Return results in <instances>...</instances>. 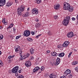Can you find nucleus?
Wrapping results in <instances>:
<instances>
[{
  "label": "nucleus",
  "instance_id": "f8f14e48",
  "mask_svg": "<svg viewBox=\"0 0 78 78\" xmlns=\"http://www.w3.org/2000/svg\"><path fill=\"white\" fill-rule=\"evenodd\" d=\"M15 50L16 52H18V51L21 50L20 48V46H16L15 47Z\"/></svg>",
  "mask_w": 78,
  "mask_h": 78
},
{
  "label": "nucleus",
  "instance_id": "423d86ee",
  "mask_svg": "<svg viewBox=\"0 0 78 78\" xmlns=\"http://www.w3.org/2000/svg\"><path fill=\"white\" fill-rule=\"evenodd\" d=\"M32 12L33 14H37L39 12H38V9L34 8L32 10Z\"/></svg>",
  "mask_w": 78,
  "mask_h": 78
},
{
  "label": "nucleus",
  "instance_id": "49530a36",
  "mask_svg": "<svg viewBox=\"0 0 78 78\" xmlns=\"http://www.w3.org/2000/svg\"><path fill=\"white\" fill-rule=\"evenodd\" d=\"M5 22V19H3L2 21V23H4Z\"/></svg>",
  "mask_w": 78,
  "mask_h": 78
},
{
  "label": "nucleus",
  "instance_id": "c85d7f7f",
  "mask_svg": "<svg viewBox=\"0 0 78 78\" xmlns=\"http://www.w3.org/2000/svg\"><path fill=\"white\" fill-rule=\"evenodd\" d=\"M54 19H55V20H56V19H58V16L57 15H55L54 16Z\"/></svg>",
  "mask_w": 78,
  "mask_h": 78
},
{
  "label": "nucleus",
  "instance_id": "de8ad7c7",
  "mask_svg": "<svg viewBox=\"0 0 78 78\" xmlns=\"http://www.w3.org/2000/svg\"><path fill=\"white\" fill-rule=\"evenodd\" d=\"M16 28H14V27L13 28V31H14V32H15V31H16Z\"/></svg>",
  "mask_w": 78,
  "mask_h": 78
},
{
  "label": "nucleus",
  "instance_id": "603ef678",
  "mask_svg": "<svg viewBox=\"0 0 78 78\" xmlns=\"http://www.w3.org/2000/svg\"><path fill=\"white\" fill-rule=\"evenodd\" d=\"M72 52H70L69 54V55H70V56H71V55H72Z\"/></svg>",
  "mask_w": 78,
  "mask_h": 78
},
{
  "label": "nucleus",
  "instance_id": "5fc2aeb1",
  "mask_svg": "<svg viewBox=\"0 0 78 78\" xmlns=\"http://www.w3.org/2000/svg\"><path fill=\"white\" fill-rule=\"evenodd\" d=\"M62 76V78H66V76Z\"/></svg>",
  "mask_w": 78,
  "mask_h": 78
},
{
  "label": "nucleus",
  "instance_id": "0eeeda50",
  "mask_svg": "<svg viewBox=\"0 0 78 78\" xmlns=\"http://www.w3.org/2000/svg\"><path fill=\"white\" fill-rule=\"evenodd\" d=\"M74 36V34H73V33L72 32H69L67 34V36L68 37H69V38H70L71 37H72L73 36Z\"/></svg>",
  "mask_w": 78,
  "mask_h": 78
},
{
  "label": "nucleus",
  "instance_id": "f3484780",
  "mask_svg": "<svg viewBox=\"0 0 78 78\" xmlns=\"http://www.w3.org/2000/svg\"><path fill=\"white\" fill-rule=\"evenodd\" d=\"M29 16H30V14H29V12H27L26 14L23 15V17H28Z\"/></svg>",
  "mask_w": 78,
  "mask_h": 78
},
{
  "label": "nucleus",
  "instance_id": "7c9ffc66",
  "mask_svg": "<svg viewBox=\"0 0 78 78\" xmlns=\"http://www.w3.org/2000/svg\"><path fill=\"white\" fill-rule=\"evenodd\" d=\"M78 64V62L75 61L73 62L72 64H73V65H76V64Z\"/></svg>",
  "mask_w": 78,
  "mask_h": 78
},
{
  "label": "nucleus",
  "instance_id": "aec40b11",
  "mask_svg": "<svg viewBox=\"0 0 78 78\" xmlns=\"http://www.w3.org/2000/svg\"><path fill=\"white\" fill-rule=\"evenodd\" d=\"M34 2L35 3H36L38 4H39L41 3L42 1L41 0H34Z\"/></svg>",
  "mask_w": 78,
  "mask_h": 78
},
{
  "label": "nucleus",
  "instance_id": "dca6fc26",
  "mask_svg": "<svg viewBox=\"0 0 78 78\" xmlns=\"http://www.w3.org/2000/svg\"><path fill=\"white\" fill-rule=\"evenodd\" d=\"M59 7H60V5L58 4L55 5L54 8L55 9H59Z\"/></svg>",
  "mask_w": 78,
  "mask_h": 78
},
{
  "label": "nucleus",
  "instance_id": "39448f33",
  "mask_svg": "<svg viewBox=\"0 0 78 78\" xmlns=\"http://www.w3.org/2000/svg\"><path fill=\"white\" fill-rule=\"evenodd\" d=\"M18 70H19V66H16L12 69V73H16V72H17Z\"/></svg>",
  "mask_w": 78,
  "mask_h": 78
},
{
  "label": "nucleus",
  "instance_id": "412c9836",
  "mask_svg": "<svg viewBox=\"0 0 78 78\" xmlns=\"http://www.w3.org/2000/svg\"><path fill=\"white\" fill-rule=\"evenodd\" d=\"M56 76H55V74H51L49 76V77L51 78H56Z\"/></svg>",
  "mask_w": 78,
  "mask_h": 78
},
{
  "label": "nucleus",
  "instance_id": "b1692460",
  "mask_svg": "<svg viewBox=\"0 0 78 78\" xmlns=\"http://www.w3.org/2000/svg\"><path fill=\"white\" fill-rule=\"evenodd\" d=\"M13 26H14V24L13 23H11L9 27H8L7 29H9L11 28H12Z\"/></svg>",
  "mask_w": 78,
  "mask_h": 78
},
{
  "label": "nucleus",
  "instance_id": "e433bc0d",
  "mask_svg": "<svg viewBox=\"0 0 78 78\" xmlns=\"http://www.w3.org/2000/svg\"><path fill=\"white\" fill-rule=\"evenodd\" d=\"M20 37V36H18L16 37V39H19Z\"/></svg>",
  "mask_w": 78,
  "mask_h": 78
},
{
  "label": "nucleus",
  "instance_id": "9b49d317",
  "mask_svg": "<svg viewBox=\"0 0 78 78\" xmlns=\"http://www.w3.org/2000/svg\"><path fill=\"white\" fill-rule=\"evenodd\" d=\"M69 41H66L64 42V44L62 45V46L64 47H67L69 45Z\"/></svg>",
  "mask_w": 78,
  "mask_h": 78
},
{
  "label": "nucleus",
  "instance_id": "4468645a",
  "mask_svg": "<svg viewBox=\"0 0 78 78\" xmlns=\"http://www.w3.org/2000/svg\"><path fill=\"white\" fill-rule=\"evenodd\" d=\"M60 58L58 57L56 60V66H58L60 63Z\"/></svg>",
  "mask_w": 78,
  "mask_h": 78
},
{
  "label": "nucleus",
  "instance_id": "a211bd4d",
  "mask_svg": "<svg viewBox=\"0 0 78 78\" xmlns=\"http://www.w3.org/2000/svg\"><path fill=\"white\" fill-rule=\"evenodd\" d=\"M51 54L52 56H58V54L55 52H53Z\"/></svg>",
  "mask_w": 78,
  "mask_h": 78
},
{
  "label": "nucleus",
  "instance_id": "f03ea898",
  "mask_svg": "<svg viewBox=\"0 0 78 78\" xmlns=\"http://www.w3.org/2000/svg\"><path fill=\"white\" fill-rule=\"evenodd\" d=\"M70 17L67 16L66 18H65L64 19L63 21V25L65 26H67L70 21Z\"/></svg>",
  "mask_w": 78,
  "mask_h": 78
},
{
  "label": "nucleus",
  "instance_id": "bb28decb",
  "mask_svg": "<svg viewBox=\"0 0 78 78\" xmlns=\"http://www.w3.org/2000/svg\"><path fill=\"white\" fill-rule=\"evenodd\" d=\"M24 76H22V75H19L18 77L17 78H24Z\"/></svg>",
  "mask_w": 78,
  "mask_h": 78
},
{
  "label": "nucleus",
  "instance_id": "ea45409f",
  "mask_svg": "<svg viewBox=\"0 0 78 78\" xmlns=\"http://www.w3.org/2000/svg\"><path fill=\"white\" fill-rule=\"evenodd\" d=\"M30 56V54L27 55L25 57V58H28L29 56Z\"/></svg>",
  "mask_w": 78,
  "mask_h": 78
},
{
  "label": "nucleus",
  "instance_id": "a878e982",
  "mask_svg": "<svg viewBox=\"0 0 78 78\" xmlns=\"http://www.w3.org/2000/svg\"><path fill=\"white\" fill-rule=\"evenodd\" d=\"M14 56H15V55H13L12 56L10 55V56H8V58L9 59H11L12 58H14Z\"/></svg>",
  "mask_w": 78,
  "mask_h": 78
},
{
  "label": "nucleus",
  "instance_id": "680f3d73",
  "mask_svg": "<svg viewBox=\"0 0 78 78\" xmlns=\"http://www.w3.org/2000/svg\"><path fill=\"white\" fill-rule=\"evenodd\" d=\"M71 56V55H68V58H70V57Z\"/></svg>",
  "mask_w": 78,
  "mask_h": 78
},
{
  "label": "nucleus",
  "instance_id": "2f4dec72",
  "mask_svg": "<svg viewBox=\"0 0 78 78\" xmlns=\"http://www.w3.org/2000/svg\"><path fill=\"white\" fill-rule=\"evenodd\" d=\"M3 37V36L2 34H0V39H2Z\"/></svg>",
  "mask_w": 78,
  "mask_h": 78
},
{
  "label": "nucleus",
  "instance_id": "5701e85b",
  "mask_svg": "<svg viewBox=\"0 0 78 78\" xmlns=\"http://www.w3.org/2000/svg\"><path fill=\"white\" fill-rule=\"evenodd\" d=\"M69 11L70 12H72V11H73V8L72 7H69V8L68 9Z\"/></svg>",
  "mask_w": 78,
  "mask_h": 78
},
{
  "label": "nucleus",
  "instance_id": "338daca9",
  "mask_svg": "<svg viewBox=\"0 0 78 78\" xmlns=\"http://www.w3.org/2000/svg\"><path fill=\"white\" fill-rule=\"evenodd\" d=\"M60 78H62V76H61V77H60Z\"/></svg>",
  "mask_w": 78,
  "mask_h": 78
},
{
  "label": "nucleus",
  "instance_id": "7ed1b4c3",
  "mask_svg": "<svg viewBox=\"0 0 78 78\" xmlns=\"http://www.w3.org/2000/svg\"><path fill=\"white\" fill-rule=\"evenodd\" d=\"M63 5V9L65 10H68L70 7V4L68 3L64 2Z\"/></svg>",
  "mask_w": 78,
  "mask_h": 78
},
{
  "label": "nucleus",
  "instance_id": "bf43d9fd",
  "mask_svg": "<svg viewBox=\"0 0 78 78\" xmlns=\"http://www.w3.org/2000/svg\"><path fill=\"white\" fill-rule=\"evenodd\" d=\"M19 73H21V72H22V71H21V70H19Z\"/></svg>",
  "mask_w": 78,
  "mask_h": 78
},
{
  "label": "nucleus",
  "instance_id": "79ce46f5",
  "mask_svg": "<svg viewBox=\"0 0 78 78\" xmlns=\"http://www.w3.org/2000/svg\"><path fill=\"white\" fill-rule=\"evenodd\" d=\"M34 58L33 56H31L30 59L33 60V59H34Z\"/></svg>",
  "mask_w": 78,
  "mask_h": 78
},
{
  "label": "nucleus",
  "instance_id": "69168bd1",
  "mask_svg": "<svg viewBox=\"0 0 78 78\" xmlns=\"http://www.w3.org/2000/svg\"><path fill=\"white\" fill-rule=\"evenodd\" d=\"M1 53H2V51H0V55H1Z\"/></svg>",
  "mask_w": 78,
  "mask_h": 78
},
{
  "label": "nucleus",
  "instance_id": "ddd939ff",
  "mask_svg": "<svg viewBox=\"0 0 78 78\" xmlns=\"http://www.w3.org/2000/svg\"><path fill=\"white\" fill-rule=\"evenodd\" d=\"M40 69V68L38 66H37L34 69H33V72L36 73L38 70H39Z\"/></svg>",
  "mask_w": 78,
  "mask_h": 78
},
{
  "label": "nucleus",
  "instance_id": "a18cd8bd",
  "mask_svg": "<svg viewBox=\"0 0 78 78\" xmlns=\"http://www.w3.org/2000/svg\"><path fill=\"white\" fill-rule=\"evenodd\" d=\"M76 20V19L74 17H72V20L73 21L75 20Z\"/></svg>",
  "mask_w": 78,
  "mask_h": 78
},
{
  "label": "nucleus",
  "instance_id": "3c124183",
  "mask_svg": "<svg viewBox=\"0 0 78 78\" xmlns=\"http://www.w3.org/2000/svg\"><path fill=\"white\" fill-rule=\"evenodd\" d=\"M15 2V3H18V2H17V0H14Z\"/></svg>",
  "mask_w": 78,
  "mask_h": 78
},
{
  "label": "nucleus",
  "instance_id": "6e6d98bb",
  "mask_svg": "<svg viewBox=\"0 0 78 78\" xmlns=\"http://www.w3.org/2000/svg\"><path fill=\"white\" fill-rule=\"evenodd\" d=\"M42 70H41V71H40L39 72V73H41V72H42Z\"/></svg>",
  "mask_w": 78,
  "mask_h": 78
},
{
  "label": "nucleus",
  "instance_id": "c756f323",
  "mask_svg": "<svg viewBox=\"0 0 78 78\" xmlns=\"http://www.w3.org/2000/svg\"><path fill=\"white\" fill-rule=\"evenodd\" d=\"M35 27L36 28H37V27H40V24L39 23H38L37 24L35 25Z\"/></svg>",
  "mask_w": 78,
  "mask_h": 78
},
{
  "label": "nucleus",
  "instance_id": "6e6552de",
  "mask_svg": "<svg viewBox=\"0 0 78 78\" xmlns=\"http://www.w3.org/2000/svg\"><path fill=\"white\" fill-rule=\"evenodd\" d=\"M6 3V0H0V6H3Z\"/></svg>",
  "mask_w": 78,
  "mask_h": 78
},
{
  "label": "nucleus",
  "instance_id": "9d476101",
  "mask_svg": "<svg viewBox=\"0 0 78 78\" xmlns=\"http://www.w3.org/2000/svg\"><path fill=\"white\" fill-rule=\"evenodd\" d=\"M71 73V70L70 69H67L64 73V75L65 76H67V75L70 74V73Z\"/></svg>",
  "mask_w": 78,
  "mask_h": 78
},
{
  "label": "nucleus",
  "instance_id": "c9c22d12",
  "mask_svg": "<svg viewBox=\"0 0 78 78\" xmlns=\"http://www.w3.org/2000/svg\"><path fill=\"white\" fill-rule=\"evenodd\" d=\"M41 36V34H40L38 35L37 36L35 37L37 38H37H38L39 37V36Z\"/></svg>",
  "mask_w": 78,
  "mask_h": 78
},
{
  "label": "nucleus",
  "instance_id": "09e8293b",
  "mask_svg": "<svg viewBox=\"0 0 78 78\" xmlns=\"http://www.w3.org/2000/svg\"><path fill=\"white\" fill-rule=\"evenodd\" d=\"M31 33L32 34V35H34V32H31Z\"/></svg>",
  "mask_w": 78,
  "mask_h": 78
},
{
  "label": "nucleus",
  "instance_id": "052dcab7",
  "mask_svg": "<svg viewBox=\"0 0 78 78\" xmlns=\"http://www.w3.org/2000/svg\"><path fill=\"white\" fill-rule=\"evenodd\" d=\"M30 10V8H28L27 9V11H29Z\"/></svg>",
  "mask_w": 78,
  "mask_h": 78
},
{
  "label": "nucleus",
  "instance_id": "864d4df0",
  "mask_svg": "<svg viewBox=\"0 0 78 78\" xmlns=\"http://www.w3.org/2000/svg\"><path fill=\"white\" fill-rule=\"evenodd\" d=\"M69 77H72V75L71 74H69Z\"/></svg>",
  "mask_w": 78,
  "mask_h": 78
},
{
  "label": "nucleus",
  "instance_id": "0e129e2a",
  "mask_svg": "<svg viewBox=\"0 0 78 78\" xmlns=\"http://www.w3.org/2000/svg\"><path fill=\"white\" fill-rule=\"evenodd\" d=\"M74 51H77V50H76V49H74Z\"/></svg>",
  "mask_w": 78,
  "mask_h": 78
},
{
  "label": "nucleus",
  "instance_id": "72a5a7b5",
  "mask_svg": "<svg viewBox=\"0 0 78 78\" xmlns=\"http://www.w3.org/2000/svg\"><path fill=\"white\" fill-rule=\"evenodd\" d=\"M20 56H22V51L20 50Z\"/></svg>",
  "mask_w": 78,
  "mask_h": 78
},
{
  "label": "nucleus",
  "instance_id": "e2e57ef3",
  "mask_svg": "<svg viewBox=\"0 0 78 78\" xmlns=\"http://www.w3.org/2000/svg\"><path fill=\"white\" fill-rule=\"evenodd\" d=\"M1 28H2V26H0V29H1Z\"/></svg>",
  "mask_w": 78,
  "mask_h": 78
},
{
  "label": "nucleus",
  "instance_id": "1a4fd4ad",
  "mask_svg": "<svg viewBox=\"0 0 78 78\" xmlns=\"http://www.w3.org/2000/svg\"><path fill=\"white\" fill-rule=\"evenodd\" d=\"M25 65L26 67H29L31 66V62L29 61H27L26 63H25Z\"/></svg>",
  "mask_w": 78,
  "mask_h": 78
},
{
  "label": "nucleus",
  "instance_id": "f704fd0d",
  "mask_svg": "<svg viewBox=\"0 0 78 78\" xmlns=\"http://www.w3.org/2000/svg\"><path fill=\"white\" fill-rule=\"evenodd\" d=\"M48 34H49L50 35H52V33L50 32V31H49L48 32Z\"/></svg>",
  "mask_w": 78,
  "mask_h": 78
},
{
  "label": "nucleus",
  "instance_id": "f257e3e1",
  "mask_svg": "<svg viewBox=\"0 0 78 78\" xmlns=\"http://www.w3.org/2000/svg\"><path fill=\"white\" fill-rule=\"evenodd\" d=\"M25 7L24 5H22L20 6V8H18L17 10V12L18 15L19 16H21L22 12L24 11V10Z\"/></svg>",
  "mask_w": 78,
  "mask_h": 78
},
{
  "label": "nucleus",
  "instance_id": "473e14b6",
  "mask_svg": "<svg viewBox=\"0 0 78 78\" xmlns=\"http://www.w3.org/2000/svg\"><path fill=\"white\" fill-rule=\"evenodd\" d=\"M45 69V68L44 67V66H42L41 68V70L43 71Z\"/></svg>",
  "mask_w": 78,
  "mask_h": 78
},
{
  "label": "nucleus",
  "instance_id": "2eb2a0df",
  "mask_svg": "<svg viewBox=\"0 0 78 78\" xmlns=\"http://www.w3.org/2000/svg\"><path fill=\"white\" fill-rule=\"evenodd\" d=\"M12 5V2H8L6 4V6H10Z\"/></svg>",
  "mask_w": 78,
  "mask_h": 78
},
{
  "label": "nucleus",
  "instance_id": "4be33fe9",
  "mask_svg": "<svg viewBox=\"0 0 78 78\" xmlns=\"http://www.w3.org/2000/svg\"><path fill=\"white\" fill-rule=\"evenodd\" d=\"M30 53L32 55H33L34 53V50L33 48H31L30 49Z\"/></svg>",
  "mask_w": 78,
  "mask_h": 78
},
{
  "label": "nucleus",
  "instance_id": "37998d69",
  "mask_svg": "<svg viewBox=\"0 0 78 78\" xmlns=\"http://www.w3.org/2000/svg\"><path fill=\"white\" fill-rule=\"evenodd\" d=\"M4 24L6 25H8V23L7 22H5L4 23Z\"/></svg>",
  "mask_w": 78,
  "mask_h": 78
},
{
  "label": "nucleus",
  "instance_id": "4d7b16f0",
  "mask_svg": "<svg viewBox=\"0 0 78 78\" xmlns=\"http://www.w3.org/2000/svg\"><path fill=\"white\" fill-rule=\"evenodd\" d=\"M76 19L77 20H78V15H77L76 17Z\"/></svg>",
  "mask_w": 78,
  "mask_h": 78
},
{
  "label": "nucleus",
  "instance_id": "13d9d810",
  "mask_svg": "<svg viewBox=\"0 0 78 78\" xmlns=\"http://www.w3.org/2000/svg\"><path fill=\"white\" fill-rule=\"evenodd\" d=\"M47 51V53H50V51L49 50H48Z\"/></svg>",
  "mask_w": 78,
  "mask_h": 78
},
{
  "label": "nucleus",
  "instance_id": "58836bf2",
  "mask_svg": "<svg viewBox=\"0 0 78 78\" xmlns=\"http://www.w3.org/2000/svg\"><path fill=\"white\" fill-rule=\"evenodd\" d=\"M57 47L58 48H61V45H58L57 46Z\"/></svg>",
  "mask_w": 78,
  "mask_h": 78
},
{
  "label": "nucleus",
  "instance_id": "cd10ccee",
  "mask_svg": "<svg viewBox=\"0 0 78 78\" xmlns=\"http://www.w3.org/2000/svg\"><path fill=\"white\" fill-rule=\"evenodd\" d=\"M27 40L29 42H32V41H33V40L31 38H28Z\"/></svg>",
  "mask_w": 78,
  "mask_h": 78
},
{
  "label": "nucleus",
  "instance_id": "c03bdc74",
  "mask_svg": "<svg viewBox=\"0 0 78 78\" xmlns=\"http://www.w3.org/2000/svg\"><path fill=\"white\" fill-rule=\"evenodd\" d=\"M22 56H21V57L20 58V61H22Z\"/></svg>",
  "mask_w": 78,
  "mask_h": 78
},
{
  "label": "nucleus",
  "instance_id": "6ab92c4d",
  "mask_svg": "<svg viewBox=\"0 0 78 78\" xmlns=\"http://www.w3.org/2000/svg\"><path fill=\"white\" fill-rule=\"evenodd\" d=\"M64 55H65L64 53H62L58 54V55L59 57H60V58H62L64 56Z\"/></svg>",
  "mask_w": 78,
  "mask_h": 78
},
{
  "label": "nucleus",
  "instance_id": "4c0bfd02",
  "mask_svg": "<svg viewBox=\"0 0 78 78\" xmlns=\"http://www.w3.org/2000/svg\"><path fill=\"white\" fill-rule=\"evenodd\" d=\"M75 70L76 72H78V67H77L75 68Z\"/></svg>",
  "mask_w": 78,
  "mask_h": 78
},
{
  "label": "nucleus",
  "instance_id": "a19ab883",
  "mask_svg": "<svg viewBox=\"0 0 78 78\" xmlns=\"http://www.w3.org/2000/svg\"><path fill=\"white\" fill-rule=\"evenodd\" d=\"M35 21H36V22H38L39 21V20L37 18H36L35 20Z\"/></svg>",
  "mask_w": 78,
  "mask_h": 78
},
{
  "label": "nucleus",
  "instance_id": "8fccbe9b",
  "mask_svg": "<svg viewBox=\"0 0 78 78\" xmlns=\"http://www.w3.org/2000/svg\"><path fill=\"white\" fill-rule=\"evenodd\" d=\"M15 75L16 76H18V73H17V72L15 73Z\"/></svg>",
  "mask_w": 78,
  "mask_h": 78
},
{
  "label": "nucleus",
  "instance_id": "20e7f679",
  "mask_svg": "<svg viewBox=\"0 0 78 78\" xmlns=\"http://www.w3.org/2000/svg\"><path fill=\"white\" fill-rule=\"evenodd\" d=\"M30 34H31V32L30 30H26L24 32V36H26V37H28L30 35Z\"/></svg>",
  "mask_w": 78,
  "mask_h": 78
},
{
  "label": "nucleus",
  "instance_id": "393cba45",
  "mask_svg": "<svg viewBox=\"0 0 78 78\" xmlns=\"http://www.w3.org/2000/svg\"><path fill=\"white\" fill-rule=\"evenodd\" d=\"M3 63L2 61L0 60V67H3Z\"/></svg>",
  "mask_w": 78,
  "mask_h": 78
}]
</instances>
